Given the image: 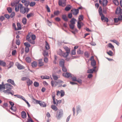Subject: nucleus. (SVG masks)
Segmentation results:
<instances>
[{
	"mask_svg": "<svg viewBox=\"0 0 122 122\" xmlns=\"http://www.w3.org/2000/svg\"><path fill=\"white\" fill-rule=\"evenodd\" d=\"M43 54L44 57H46L48 55V52L47 51L44 50L43 51Z\"/></svg>",
	"mask_w": 122,
	"mask_h": 122,
	"instance_id": "nucleus-36",
	"label": "nucleus"
},
{
	"mask_svg": "<svg viewBox=\"0 0 122 122\" xmlns=\"http://www.w3.org/2000/svg\"><path fill=\"white\" fill-rule=\"evenodd\" d=\"M11 90L7 89L6 90H5L3 91V92L9 95L10 94V91Z\"/></svg>",
	"mask_w": 122,
	"mask_h": 122,
	"instance_id": "nucleus-26",
	"label": "nucleus"
},
{
	"mask_svg": "<svg viewBox=\"0 0 122 122\" xmlns=\"http://www.w3.org/2000/svg\"><path fill=\"white\" fill-rule=\"evenodd\" d=\"M7 10L8 12L9 13H11L12 11V9L11 7H8L7 8Z\"/></svg>",
	"mask_w": 122,
	"mask_h": 122,
	"instance_id": "nucleus-54",
	"label": "nucleus"
},
{
	"mask_svg": "<svg viewBox=\"0 0 122 122\" xmlns=\"http://www.w3.org/2000/svg\"><path fill=\"white\" fill-rule=\"evenodd\" d=\"M21 117L22 118L25 119L26 117V112L24 111H23L21 113Z\"/></svg>",
	"mask_w": 122,
	"mask_h": 122,
	"instance_id": "nucleus-10",
	"label": "nucleus"
},
{
	"mask_svg": "<svg viewBox=\"0 0 122 122\" xmlns=\"http://www.w3.org/2000/svg\"><path fill=\"white\" fill-rule=\"evenodd\" d=\"M79 13V10L78 9H75L73 10L72 13L74 15H76Z\"/></svg>",
	"mask_w": 122,
	"mask_h": 122,
	"instance_id": "nucleus-15",
	"label": "nucleus"
},
{
	"mask_svg": "<svg viewBox=\"0 0 122 122\" xmlns=\"http://www.w3.org/2000/svg\"><path fill=\"white\" fill-rule=\"evenodd\" d=\"M60 93H61L60 96L61 97H62L64 95L65 92L63 90H61L60 92Z\"/></svg>",
	"mask_w": 122,
	"mask_h": 122,
	"instance_id": "nucleus-46",
	"label": "nucleus"
},
{
	"mask_svg": "<svg viewBox=\"0 0 122 122\" xmlns=\"http://www.w3.org/2000/svg\"><path fill=\"white\" fill-rule=\"evenodd\" d=\"M26 61L28 63H30L31 62V59L29 57H27L25 59Z\"/></svg>",
	"mask_w": 122,
	"mask_h": 122,
	"instance_id": "nucleus-35",
	"label": "nucleus"
},
{
	"mask_svg": "<svg viewBox=\"0 0 122 122\" xmlns=\"http://www.w3.org/2000/svg\"><path fill=\"white\" fill-rule=\"evenodd\" d=\"M24 44L25 46V47L29 48L30 46V45L28 42H25L24 43Z\"/></svg>",
	"mask_w": 122,
	"mask_h": 122,
	"instance_id": "nucleus-44",
	"label": "nucleus"
},
{
	"mask_svg": "<svg viewBox=\"0 0 122 122\" xmlns=\"http://www.w3.org/2000/svg\"><path fill=\"white\" fill-rule=\"evenodd\" d=\"M36 3L35 2H32L30 4V6L33 7L35 4Z\"/></svg>",
	"mask_w": 122,
	"mask_h": 122,
	"instance_id": "nucleus-53",
	"label": "nucleus"
},
{
	"mask_svg": "<svg viewBox=\"0 0 122 122\" xmlns=\"http://www.w3.org/2000/svg\"><path fill=\"white\" fill-rule=\"evenodd\" d=\"M62 19L65 21H67L68 20L67 17L65 15H62Z\"/></svg>",
	"mask_w": 122,
	"mask_h": 122,
	"instance_id": "nucleus-25",
	"label": "nucleus"
},
{
	"mask_svg": "<svg viewBox=\"0 0 122 122\" xmlns=\"http://www.w3.org/2000/svg\"><path fill=\"white\" fill-rule=\"evenodd\" d=\"M17 97L23 100H24L25 99V98L23 97V96H21L20 95L18 94V96Z\"/></svg>",
	"mask_w": 122,
	"mask_h": 122,
	"instance_id": "nucleus-49",
	"label": "nucleus"
},
{
	"mask_svg": "<svg viewBox=\"0 0 122 122\" xmlns=\"http://www.w3.org/2000/svg\"><path fill=\"white\" fill-rule=\"evenodd\" d=\"M56 82L58 84L63 83H64L62 81L60 80H58Z\"/></svg>",
	"mask_w": 122,
	"mask_h": 122,
	"instance_id": "nucleus-55",
	"label": "nucleus"
},
{
	"mask_svg": "<svg viewBox=\"0 0 122 122\" xmlns=\"http://www.w3.org/2000/svg\"><path fill=\"white\" fill-rule=\"evenodd\" d=\"M83 53V51H81L80 49H78L77 51V53L78 55L82 54Z\"/></svg>",
	"mask_w": 122,
	"mask_h": 122,
	"instance_id": "nucleus-33",
	"label": "nucleus"
},
{
	"mask_svg": "<svg viewBox=\"0 0 122 122\" xmlns=\"http://www.w3.org/2000/svg\"><path fill=\"white\" fill-rule=\"evenodd\" d=\"M41 78L42 79H48L50 78V77L49 76L45 75V76H41Z\"/></svg>",
	"mask_w": 122,
	"mask_h": 122,
	"instance_id": "nucleus-21",
	"label": "nucleus"
},
{
	"mask_svg": "<svg viewBox=\"0 0 122 122\" xmlns=\"http://www.w3.org/2000/svg\"><path fill=\"white\" fill-rule=\"evenodd\" d=\"M64 48L66 51V52L70 53V49L67 46H64Z\"/></svg>",
	"mask_w": 122,
	"mask_h": 122,
	"instance_id": "nucleus-28",
	"label": "nucleus"
},
{
	"mask_svg": "<svg viewBox=\"0 0 122 122\" xmlns=\"http://www.w3.org/2000/svg\"><path fill=\"white\" fill-rule=\"evenodd\" d=\"M15 13L14 12H13L11 13L10 17L11 18H12L15 15Z\"/></svg>",
	"mask_w": 122,
	"mask_h": 122,
	"instance_id": "nucleus-63",
	"label": "nucleus"
},
{
	"mask_svg": "<svg viewBox=\"0 0 122 122\" xmlns=\"http://www.w3.org/2000/svg\"><path fill=\"white\" fill-rule=\"evenodd\" d=\"M6 65V63L3 61L0 60V65L3 66H5Z\"/></svg>",
	"mask_w": 122,
	"mask_h": 122,
	"instance_id": "nucleus-17",
	"label": "nucleus"
},
{
	"mask_svg": "<svg viewBox=\"0 0 122 122\" xmlns=\"http://www.w3.org/2000/svg\"><path fill=\"white\" fill-rule=\"evenodd\" d=\"M63 110L61 109L57 110L56 114V117L57 119L59 120L62 117L63 115Z\"/></svg>",
	"mask_w": 122,
	"mask_h": 122,
	"instance_id": "nucleus-2",
	"label": "nucleus"
},
{
	"mask_svg": "<svg viewBox=\"0 0 122 122\" xmlns=\"http://www.w3.org/2000/svg\"><path fill=\"white\" fill-rule=\"evenodd\" d=\"M13 64L14 63L13 62L10 61L9 65L7 66L8 67V69H9L12 67Z\"/></svg>",
	"mask_w": 122,
	"mask_h": 122,
	"instance_id": "nucleus-29",
	"label": "nucleus"
},
{
	"mask_svg": "<svg viewBox=\"0 0 122 122\" xmlns=\"http://www.w3.org/2000/svg\"><path fill=\"white\" fill-rule=\"evenodd\" d=\"M93 72L92 69H90L87 70V73H93Z\"/></svg>",
	"mask_w": 122,
	"mask_h": 122,
	"instance_id": "nucleus-64",
	"label": "nucleus"
},
{
	"mask_svg": "<svg viewBox=\"0 0 122 122\" xmlns=\"http://www.w3.org/2000/svg\"><path fill=\"white\" fill-rule=\"evenodd\" d=\"M110 41L115 43L118 46L119 45V42L118 41H117L116 40H111Z\"/></svg>",
	"mask_w": 122,
	"mask_h": 122,
	"instance_id": "nucleus-37",
	"label": "nucleus"
},
{
	"mask_svg": "<svg viewBox=\"0 0 122 122\" xmlns=\"http://www.w3.org/2000/svg\"><path fill=\"white\" fill-rule=\"evenodd\" d=\"M84 56L87 58H88L89 57V55L88 53L87 52H85L84 53Z\"/></svg>",
	"mask_w": 122,
	"mask_h": 122,
	"instance_id": "nucleus-60",
	"label": "nucleus"
},
{
	"mask_svg": "<svg viewBox=\"0 0 122 122\" xmlns=\"http://www.w3.org/2000/svg\"><path fill=\"white\" fill-rule=\"evenodd\" d=\"M76 19L74 18H72L70 21V22L71 23V24H75V21H76Z\"/></svg>",
	"mask_w": 122,
	"mask_h": 122,
	"instance_id": "nucleus-34",
	"label": "nucleus"
},
{
	"mask_svg": "<svg viewBox=\"0 0 122 122\" xmlns=\"http://www.w3.org/2000/svg\"><path fill=\"white\" fill-rule=\"evenodd\" d=\"M69 6H66L65 8V10L66 11H68L71 9V6L70 5H69Z\"/></svg>",
	"mask_w": 122,
	"mask_h": 122,
	"instance_id": "nucleus-39",
	"label": "nucleus"
},
{
	"mask_svg": "<svg viewBox=\"0 0 122 122\" xmlns=\"http://www.w3.org/2000/svg\"><path fill=\"white\" fill-rule=\"evenodd\" d=\"M26 83L28 86H30L33 83V82L32 81L30 80L29 78L27 81Z\"/></svg>",
	"mask_w": 122,
	"mask_h": 122,
	"instance_id": "nucleus-14",
	"label": "nucleus"
},
{
	"mask_svg": "<svg viewBox=\"0 0 122 122\" xmlns=\"http://www.w3.org/2000/svg\"><path fill=\"white\" fill-rule=\"evenodd\" d=\"M46 48L47 50H48L50 48V47L48 43L46 41Z\"/></svg>",
	"mask_w": 122,
	"mask_h": 122,
	"instance_id": "nucleus-48",
	"label": "nucleus"
},
{
	"mask_svg": "<svg viewBox=\"0 0 122 122\" xmlns=\"http://www.w3.org/2000/svg\"><path fill=\"white\" fill-rule=\"evenodd\" d=\"M69 53L66 52L63 53L62 56L64 57H66L68 55Z\"/></svg>",
	"mask_w": 122,
	"mask_h": 122,
	"instance_id": "nucleus-42",
	"label": "nucleus"
},
{
	"mask_svg": "<svg viewBox=\"0 0 122 122\" xmlns=\"http://www.w3.org/2000/svg\"><path fill=\"white\" fill-rule=\"evenodd\" d=\"M70 28L72 30H73L74 28V24H70L69 25Z\"/></svg>",
	"mask_w": 122,
	"mask_h": 122,
	"instance_id": "nucleus-50",
	"label": "nucleus"
},
{
	"mask_svg": "<svg viewBox=\"0 0 122 122\" xmlns=\"http://www.w3.org/2000/svg\"><path fill=\"white\" fill-rule=\"evenodd\" d=\"M5 84L7 86V87H6V89H7L11 90L12 88L11 87H13V86L10 84L6 83Z\"/></svg>",
	"mask_w": 122,
	"mask_h": 122,
	"instance_id": "nucleus-13",
	"label": "nucleus"
},
{
	"mask_svg": "<svg viewBox=\"0 0 122 122\" xmlns=\"http://www.w3.org/2000/svg\"><path fill=\"white\" fill-rule=\"evenodd\" d=\"M22 22L24 24H25L26 23V20L25 18H23L22 20Z\"/></svg>",
	"mask_w": 122,
	"mask_h": 122,
	"instance_id": "nucleus-51",
	"label": "nucleus"
},
{
	"mask_svg": "<svg viewBox=\"0 0 122 122\" xmlns=\"http://www.w3.org/2000/svg\"><path fill=\"white\" fill-rule=\"evenodd\" d=\"M71 53L72 55H75L76 54V50L74 49L71 51Z\"/></svg>",
	"mask_w": 122,
	"mask_h": 122,
	"instance_id": "nucleus-62",
	"label": "nucleus"
},
{
	"mask_svg": "<svg viewBox=\"0 0 122 122\" xmlns=\"http://www.w3.org/2000/svg\"><path fill=\"white\" fill-rule=\"evenodd\" d=\"M83 15H80L79 17V18H78L79 20H80L79 21H81L83 20Z\"/></svg>",
	"mask_w": 122,
	"mask_h": 122,
	"instance_id": "nucleus-47",
	"label": "nucleus"
},
{
	"mask_svg": "<svg viewBox=\"0 0 122 122\" xmlns=\"http://www.w3.org/2000/svg\"><path fill=\"white\" fill-rule=\"evenodd\" d=\"M62 75L63 76L67 78L71 77V74L68 72H67L66 73H63L62 74Z\"/></svg>",
	"mask_w": 122,
	"mask_h": 122,
	"instance_id": "nucleus-11",
	"label": "nucleus"
},
{
	"mask_svg": "<svg viewBox=\"0 0 122 122\" xmlns=\"http://www.w3.org/2000/svg\"><path fill=\"white\" fill-rule=\"evenodd\" d=\"M29 40V41H28L30 43L33 44H34L35 43V42L34 40H32L31 39L30 40Z\"/></svg>",
	"mask_w": 122,
	"mask_h": 122,
	"instance_id": "nucleus-56",
	"label": "nucleus"
},
{
	"mask_svg": "<svg viewBox=\"0 0 122 122\" xmlns=\"http://www.w3.org/2000/svg\"><path fill=\"white\" fill-rule=\"evenodd\" d=\"M20 11L21 13L23 14L25 13L27 14L28 13L30 10V8L28 7L25 8L23 6L22 4L20 3Z\"/></svg>",
	"mask_w": 122,
	"mask_h": 122,
	"instance_id": "nucleus-1",
	"label": "nucleus"
},
{
	"mask_svg": "<svg viewBox=\"0 0 122 122\" xmlns=\"http://www.w3.org/2000/svg\"><path fill=\"white\" fill-rule=\"evenodd\" d=\"M19 8L20 9V4H19L18 6L15 5V10L16 12H18L19 10Z\"/></svg>",
	"mask_w": 122,
	"mask_h": 122,
	"instance_id": "nucleus-22",
	"label": "nucleus"
},
{
	"mask_svg": "<svg viewBox=\"0 0 122 122\" xmlns=\"http://www.w3.org/2000/svg\"><path fill=\"white\" fill-rule=\"evenodd\" d=\"M10 109L13 112H15L16 111V108L15 107L11 106Z\"/></svg>",
	"mask_w": 122,
	"mask_h": 122,
	"instance_id": "nucleus-38",
	"label": "nucleus"
},
{
	"mask_svg": "<svg viewBox=\"0 0 122 122\" xmlns=\"http://www.w3.org/2000/svg\"><path fill=\"white\" fill-rule=\"evenodd\" d=\"M52 76L53 79L55 80H57L60 78L59 76H58L57 75H56L54 74H52Z\"/></svg>",
	"mask_w": 122,
	"mask_h": 122,
	"instance_id": "nucleus-20",
	"label": "nucleus"
},
{
	"mask_svg": "<svg viewBox=\"0 0 122 122\" xmlns=\"http://www.w3.org/2000/svg\"><path fill=\"white\" fill-rule=\"evenodd\" d=\"M108 1L107 0H103L102 3V6L103 7L106 6L107 4Z\"/></svg>",
	"mask_w": 122,
	"mask_h": 122,
	"instance_id": "nucleus-12",
	"label": "nucleus"
},
{
	"mask_svg": "<svg viewBox=\"0 0 122 122\" xmlns=\"http://www.w3.org/2000/svg\"><path fill=\"white\" fill-rule=\"evenodd\" d=\"M59 12L58 11H56L54 12V13L55 15H57L59 14Z\"/></svg>",
	"mask_w": 122,
	"mask_h": 122,
	"instance_id": "nucleus-61",
	"label": "nucleus"
},
{
	"mask_svg": "<svg viewBox=\"0 0 122 122\" xmlns=\"http://www.w3.org/2000/svg\"><path fill=\"white\" fill-rule=\"evenodd\" d=\"M63 52L61 49H59L57 51V53L60 56H61L63 54Z\"/></svg>",
	"mask_w": 122,
	"mask_h": 122,
	"instance_id": "nucleus-32",
	"label": "nucleus"
},
{
	"mask_svg": "<svg viewBox=\"0 0 122 122\" xmlns=\"http://www.w3.org/2000/svg\"><path fill=\"white\" fill-rule=\"evenodd\" d=\"M51 108L55 111H56L58 110V108L57 107L54 105H52L51 106Z\"/></svg>",
	"mask_w": 122,
	"mask_h": 122,
	"instance_id": "nucleus-27",
	"label": "nucleus"
},
{
	"mask_svg": "<svg viewBox=\"0 0 122 122\" xmlns=\"http://www.w3.org/2000/svg\"><path fill=\"white\" fill-rule=\"evenodd\" d=\"M98 12L100 16H101V15H103L101 7H100L98 9Z\"/></svg>",
	"mask_w": 122,
	"mask_h": 122,
	"instance_id": "nucleus-30",
	"label": "nucleus"
},
{
	"mask_svg": "<svg viewBox=\"0 0 122 122\" xmlns=\"http://www.w3.org/2000/svg\"><path fill=\"white\" fill-rule=\"evenodd\" d=\"M44 65L43 62H42V59H40L38 60V65L39 66H41Z\"/></svg>",
	"mask_w": 122,
	"mask_h": 122,
	"instance_id": "nucleus-9",
	"label": "nucleus"
},
{
	"mask_svg": "<svg viewBox=\"0 0 122 122\" xmlns=\"http://www.w3.org/2000/svg\"><path fill=\"white\" fill-rule=\"evenodd\" d=\"M64 60H62L60 61L59 62V65L61 67L64 66Z\"/></svg>",
	"mask_w": 122,
	"mask_h": 122,
	"instance_id": "nucleus-18",
	"label": "nucleus"
},
{
	"mask_svg": "<svg viewBox=\"0 0 122 122\" xmlns=\"http://www.w3.org/2000/svg\"><path fill=\"white\" fill-rule=\"evenodd\" d=\"M84 25L83 23L81 21H78L77 22V26L78 28L80 29L81 27Z\"/></svg>",
	"mask_w": 122,
	"mask_h": 122,
	"instance_id": "nucleus-6",
	"label": "nucleus"
},
{
	"mask_svg": "<svg viewBox=\"0 0 122 122\" xmlns=\"http://www.w3.org/2000/svg\"><path fill=\"white\" fill-rule=\"evenodd\" d=\"M91 63L92 66H94L96 65V62L95 60H93V61L91 62Z\"/></svg>",
	"mask_w": 122,
	"mask_h": 122,
	"instance_id": "nucleus-41",
	"label": "nucleus"
},
{
	"mask_svg": "<svg viewBox=\"0 0 122 122\" xmlns=\"http://www.w3.org/2000/svg\"><path fill=\"white\" fill-rule=\"evenodd\" d=\"M7 81L9 83H10L14 86H15V84L14 83V81L12 80L9 79L7 80Z\"/></svg>",
	"mask_w": 122,
	"mask_h": 122,
	"instance_id": "nucleus-16",
	"label": "nucleus"
},
{
	"mask_svg": "<svg viewBox=\"0 0 122 122\" xmlns=\"http://www.w3.org/2000/svg\"><path fill=\"white\" fill-rule=\"evenodd\" d=\"M113 2L115 5H118L119 4V1L117 0H113Z\"/></svg>",
	"mask_w": 122,
	"mask_h": 122,
	"instance_id": "nucleus-43",
	"label": "nucleus"
},
{
	"mask_svg": "<svg viewBox=\"0 0 122 122\" xmlns=\"http://www.w3.org/2000/svg\"><path fill=\"white\" fill-rule=\"evenodd\" d=\"M33 99L36 101V104H39L41 107H44L46 106V104L44 102H42L41 101L36 100L34 99Z\"/></svg>",
	"mask_w": 122,
	"mask_h": 122,
	"instance_id": "nucleus-3",
	"label": "nucleus"
},
{
	"mask_svg": "<svg viewBox=\"0 0 122 122\" xmlns=\"http://www.w3.org/2000/svg\"><path fill=\"white\" fill-rule=\"evenodd\" d=\"M17 68L20 70L23 69L25 68V67L23 66L18 63L17 65Z\"/></svg>",
	"mask_w": 122,
	"mask_h": 122,
	"instance_id": "nucleus-8",
	"label": "nucleus"
},
{
	"mask_svg": "<svg viewBox=\"0 0 122 122\" xmlns=\"http://www.w3.org/2000/svg\"><path fill=\"white\" fill-rule=\"evenodd\" d=\"M28 78H28V77H22L21 78V80H22V81H25L26 80H27L28 79Z\"/></svg>",
	"mask_w": 122,
	"mask_h": 122,
	"instance_id": "nucleus-59",
	"label": "nucleus"
},
{
	"mask_svg": "<svg viewBox=\"0 0 122 122\" xmlns=\"http://www.w3.org/2000/svg\"><path fill=\"white\" fill-rule=\"evenodd\" d=\"M19 1H17V2H16V1H15L13 3H11V6L12 7L13 6H15V5H16L17 4L19 3Z\"/></svg>",
	"mask_w": 122,
	"mask_h": 122,
	"instance_id": "nucleus-31",
	"label": "nucleus"
},
{
	"mask_svg": "<svg viewBox=\"0 0 122 122\" xmlns=\"http://www.w3.org/2000/svg\"><path fill=\"white\" fill-rule=\"evenodd\" d=\"M17 28H15V30H20L21 29V27L20 23H17Z\"/></svg>",
	"mask_w": 122,
	"mask_h": 122,
	"instance_id": "nucleus-19",
	"label": "nucleus"
},
{
	"mask_svg": "<svg viewBox=\"0 0 122 122\" xmlns=\"http://www.w3.org/2000/svg\"><path fill=\"white\" fill-rule=\"evenodd\" d=\"M66 0H59L58 4L59 6L63 7H64L66 4Z\"/></svg>",
	"mask_w": 122,
	"mask_h": 122,
	"instance_id": "nucleus-4",
	"label": "nucleus"
},
{
	"mask_svg": "<svg viewBox=\"0 0 122 122\" xmlns=\"http://www.w3.org/2000/svg\"><path fill=\"white\" fill-rule=\"evenodd\" d=\"M108 46L109 48L112 49V50L114 51L115 50L114 47L111 43H109L108 44Z\"/></svg>",
	"mask_w": 122,
	"mask_h": 122,
	"instance_id": "nucleus-23",
	"label": "nucleus"
},
{
	"mask_svg": "<svg viewBox=\"0 0 122 122\" xmlns=\"http://www.w3.org/2000/svg\"><path fill=\"white\" fill-rule=\"evenodd\" d=\"M37 65V62L35 61H34L31 63V66L33 67H36Z\"/></svg>",
	"mask_w": 122,
	"mask_h": 122,
	"instance_id": "nucleus-24",
	"label": "nucleus"
},
{
	"mask_svg": "<svg viewBox=\"0 0 122 122\" xmlns=\"http://www.w3.org/2000/svg\"><path fill=\"white\" fill-rule=\"evenodd\" d=\"M61 67L62 68V70L63 71L66 72L67 71V69L66 68V67L64 66Z\"/></svg>",
	"mask_w": 122,
	"mask_h": 122,
	"instance_id": "nucleus-58",
	"label": "nucleus"
},
{
	"mask_svg": "<svg viewBox=\"0 0 122 122\" xmlns=\"http://www.w3.org/2000/svg\"><path fill=\"white\" fill-rule=\"evenodd\" d=\"M46 8L47 9V11L48 12H50V9L47 5H46Z\"/></svg>",
	"mask_w": 122,
	"mask_h": 122,
	"instance_id": "nucleus-57",
	"label": "nucleus"
},
{
	"mask_svg": "<svg viewBox=\"0 0 122 122\" xmlns=\"http://www.w3.org/2000/svg\"><path fill=\"white\" fill-rule=\"evenodd\" d=\"M116 13L117 14L122 15V9H121L120 7H118L116 11Z\"/></svg>",
	"mask_w": 122,
	"mask_h": 122,
	"instance_id": "nucleus-5",
	"label": "nucleus"
},
{
	"mask_svg": "<svg viewBox=\"0 0 122 122\" xmlns=\"http://www.w3.org/2000/svg\"><path fill=\"white\" fill-rule=\"evenodd\" d=\"M76 111L77 112V115L79 112H81V109L79 105L77 106L76 107Z\"/></svg>",
	"mask_w": 122,
	"mask_h": 122,
	"instance_id": "nucleus-7",
	"label": "nucleus"
},
{
	"mask_svg": "<svg viewBox=\"0 0 122 122\" xmlns=\"http://www.w3.org/2000/svg\"><path fill=\"white\" fill-rule=\"evenodd\" d=\"M34 13L32 12L30 13L29 14H27L26 16L28 18H29L31 16L33 15Z\"/></svg>",
	"mask_w": 122,
	"mask_h": 122,
	"instance_id": "nucleus-40",
	"label": "nucleus"
},
{
	"mask_svg": "<svg viewBox=\"0 0 122 122\" xmlns=\"http://www.w3.org/2000/svg\"><path fill=\"white\" fill-rule=\"evenodd\" d=\"M107 53L110 56H113V52L111 50H110L108 52H107Z\"/></svg>",
	"mask_w": 122,
	"mask_h": 122,
	"instance_id": "nucleus-45",
	"label": "nucleus"
},
{
	"mask_svg": "<svg viewBox=\"0 0 122 122\" xmlns=\"http://www.w3.org/2000/svg\"><path fill=\"white\" fill-rule=\"evenodd\" d=\"M34 85L36 87H37L39 86V83L38 82L35 81L34 82Z\"/></svg>",
	"mask_w": 122,
	"mask_h": 122,
	"instance_id": "nucleus-52",
	"label": "nucleus"
}]
</instances>
